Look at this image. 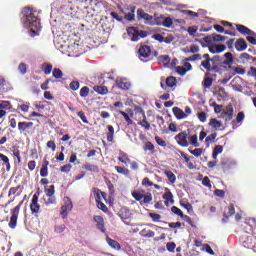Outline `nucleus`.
Returning a JSON list of instances; mask_svg holds the SVG:
<instances>
[{"instance_id": "obj_32", "label": "nucleus", "mask_w": 256, "mask_h": 256, "mask_svg": "<svg viewBox=\"0 0 256 256\" xmlns=\"http://www.w3.org/2000/svg\"><path fill=\"white\" fill-rule=\"evenodd\" d=\"M107 129H108V133L106 134L107 135V141L108 142H113L114 134H115L114 126L108 125Z\"/></svg>"}, {"instance_id": "obj_50", "label": "nucleus", "mask_w": 256, "mask_h": 256, "mask_svg": "<svg viewBox=\"0 0 256 256\" xmlns=\"http://www.w3.org/2000/svg\"><path fill=\"white\" fill-rule=\"evenodd\" d=\"M7 85H8V81L3 76H0V92L3 93Z\"/></svg>"}, {"instance_id": "obj_34", "label": "nucleus", "mask_w": 256, "mask_h": 256, "mask_svg": "<svg viewBox=\"0 0 256 256\" xmlns=\"http://www.w3.org/2000/svg\"><path fill=\"white\" fill-rule=\"evenodd\" d=\"M164 175H166L169 183H175L177 182V177L173 174L171 170H165Z\"/></svg>"}, {"instance_id": "obj_39", "label": "nucleus", "mask_w": 256, "mask_h": 256, "mask_svg": "<svg viewBox=\"0 0 256 256\" xmlns=\"http://www.w3.org/2000/svg\"><path fill=\"white\" fill-rule=\"evenodd\" d=\"M41 69L45 75H49L52 72V65L49 63H43Z\"/></svg>"}, {"instance_id": "obj_33", "label": "nucleus", "mask_w": 256, "mask_h": 256, "mask_svg": "<svg viewBox=\"0 0 256 256\" xmlns=\"http://www.w3.org/2000/svg\"><path fill=\"white\" fill-rule=\"evenodd\" d=\"M166 86L168 88H173L175 86H177V78H175L174 76H169L166 78Z\"/></svg>"}, {"instance_id": "obj_43", "label": "nucleus", "mask_w": 256, "mask_h": 256, "mask_svg": "<svg viewBox=\"0 0 256 256\" xmlns=\"http://www.w3.org/2000/svg\"><path fill=\"white\" fill-rule=\"evenodd\" d=\"M66 229H67V227L64 224H62V225H55L54 226V233L61 234V233H64L66 231Z\"/></svg>"}, {"instance_id": "obj_48", "label": "nucleus", "mask_w": 256, "mask_h": 256, "mask_svg": "<svg viewBox=\"0 0 256 256\" xmlns=\"http://www.w3.org/2000/svg\"><path fill=\"white\" fill-rule=\"evenodd\" d=\"M170 210H171V211L173 212V214H175L176 216L181 217V218L184 217L183 212H182L181 209L178 208L177 206H172V208H170Z\"/></svg>"}, {"instance_id": "obj_13", "label": "nucleus", "mask_w": 256, "mask_h": 256, "mask_svg": "<svg viewBox=\"0 0 256 256\" xmlns=\"http://www.w3.org/2000/svg\"><path fill=\"white\" fill-rule=\"evenodd\" d=\"M138 112L140 115L143 116V120L138 122V125H140L141 127H143L146 131H150L151 129V125L150 123L146 120V115H145V111L142 108H138Z\"/></svg>"}, {"instance_id": "obj_52", "label": "nucleus", "mask_w": 256, "mask_h": 256, "mask_svg": "<svg viewBox=\"0 0 256 256\" xmlns=\"http://www.w3.org/2000/svg\"><path fill=\"white\" fill-rule=\"evenodd\" d=\"M125 20L129 22H134L135 21V15H134V10H130L126 15H125Z\"/></svg>"}, {"instance_id": "obj_41", "label": "nucleus", "mask_w": 256, "mask_h": 256, "mask_svg": "<svg viewBox=\"0 0 256 256\" xmlns=\"http://www.w3.org/2000/svg\"><path fill=\"white\" fill-rule=\"evenodd\" d=\"M173 25V19L170 17L164 18L162 25L163 27L170 29Z\"/></svg>"}, {"instance_id": "obj_35", "label": "nucleus", "mask_w": 256, "mask_h": 256, "mask_svg": "<svg viewBox=\"0 0 256 256\" xmlns=\"http://www.w3.org/2000/svg\"><path fill=\"white\" fill-rule=\"evenodd\" d=\"M166 193L163 195V199L166 200V202H169L170 204H174L173 200V194L171 193L169 188H166Z\"/></svg>"}, {"instance_id": "obj_19", "label": "nucleus", "mask_w": 256, "mask_h": 256, "mask_svg": "<svg viewBox=\"0 0 256 256\" xmlns=\"http://www.w3.org/2000/svg\"><path fill=\"white\" fill-rule=\"evenodd\" d=\"M234 47L236 51L243 52L247 49V42L244 38H239L238 40H236Z\"/></svg>"}, {"instance_id": "obj_59", "label": "nucleus", "mask_w": 256, "mask_h": 256, "mask_svg": "<svg viewBox=\"0 0 256 256\" xmlns=\"http://www.w3.org/2000/svg\"><path fill=\"white\" fill-rule=\"evenodd\" d=\"M97 203V207L103 212V213H107L108 212V207L105 205L104 202H96Z\"/></svg>"}, {"instance_id": "obj_21", "label": "nucleus", "mask_w": 256, "mask_h": 256, "mask_svg": "<svg viewBox=\"0 0 256 256\" xmlns=\"http://www.w3.org/2000/svg\"><path fill=\"white\" fill-rule=\"evenodd\" d=\"M118 161L124 165L131 164V159H130L129 155L122 151L119 152Z\"/></svg>"}, {"instance_id": "obj_57", "label": "nucleus", "mask_w": 256, "mask_h": 256, "mask_svg": "<svg viewBox=\"0 0 256 256\" xmlns=\"http://www.w3.org/2000/svg\"><path fill=\"white\" fill-rule=\"evenodd\" d=\"M189 152L191 153V155H193L194 157H201L203 150L201 148H196L195 150H189Z\"/></svg>"}, {"instance_id": "obj_11", "label": "nucleus", "mask_w": 256, "mask_h": 256, "mask_svg": "<svg viewBox=\"0 0 256 256\" xmlns=\"http://www.w3.org/2000/svg\"><path fill=\"white\" fill-rule=\"evenodd\" d=\"M138 20H144L146 24L154 25V18L150 14L146 13L143 9L137 10Z\"/></svg>"}, {"instance_id": "obj_27", "label": "nucleus", "mask_w": 256, "mask_h": 256, "mask_svg": "<svg viewBox=\"0 0 256 256\" xmlns=\"http://www.w3.org/2000/svg\"><path fill=\"white\" fill-rule=\"evenodd\" d=\"M0 160L3 161L4 165L6 166V172H10L11 164L9 157L7 155H4L3 153H0Z\"/></svg>"}, {"instance_id": "obj_62", "label": "nucleus", "mask_w": 256, "mask_h": 256, "mask_svg": "<svg viewBox=\"0 0 256 256\" xmlns=\"http://www.w3.org/2000/svg\"><path fill=\"white\" fill-rule=\"evenodd\" d=\"M202 185L205 186V187H207V188H209V189H211V188H212V185H211L210 178L204 177V178L202 179Z\"/></svg>"}, {"instance_id": "obj_16", "label": "nucleus", "mask_w": 256, "mask_h": 256, "mask_svg": "<svg viewBox=\"0 0 256 256\" xmlns=\"http://www.w3.org/2000/svg\"><path fill=\"white\" fill-rule=\"evenodd\" d=\"M32 127H33L32 122L23 121V122H18V124H17L18 132H20V133H26Z\"/></svg>"}, {"instance_id": "obj_12", "label": "nucleus", "mask_w": 256, "mask_h": 256, "mask_svg": "<svg viewBox=\"0 0 256 256\" xmlns=\"http://www.w3.org/2000/svg\"><path fill=\"white\" fill-rule=\"evenodd\" d=\"M93 221L96 222V228L101 232V233H106V228H105V221L102 216H93Z\"/></svg>"}, {"instance_id": "obj_25", "label": "nucleus", "mask_w": 256, "mask_h": 256, "mask_svg": "<svg viewBox=\"0 0 256 256\" xmlns=\"http://www.w3.org/2000/svg\"><path fill=\"white\" fill-rule=\"evenodd\" d=\"M94 92H97L98 94L104 96L108 94V88L107 86H101V85H95L93 86Z\"/></svg>"}, {"instance_id": "obj_42", "label": "nucleus", "mask_w": 256, "mask_h": 256, "mask_svg": "<svg viewBox=\"0 0 256 256\" xmlns=\"http://www.w3.org/2000/svg\"><path fill=\"white\" fill-rule=\"evenodd\" d=\"M164 17L162 15H155L153 18L154 25L161 26L164 22Z\"/></svg>"}, {"instance_id": "obj_29", "label": "nucleus", "mask_w": 256, "mask_h": 256, "mask_svg": "<svg viewBox=\"0 0 256 256\" xmlns=\"http://www.w3.org/2000/svg\"><path fill=\"white\" fill-rule=\"evenodd\" d=\"M180 205H181V207H184L189 214H191L193 212V206L190 202H188L187 199H182L180 201Z\"/></svg>"}, {"instance_id": "obj_60", "label": "nucleus", "mask_w": 256, "mask_h": 256, "mask_svg": "<svg viewBox=\"0 0 256 256\" xmlns=\"http://www.w3.org/2000/svg\"><path fill=\"white\" fill-rule=\"evenodd\" d=\"M218 95L222 99H226L228 97V94H227L226 89L224 87L219 88Z\"/></svg>"}, {"instance_id": "obj_44", "label": "nucleus", "mask_w": 256, "mask_h": 256, "mask_svg": "<svg viewBox=\"0 0 256 256\" xmlns=\"http://www.w3.org/2000/svg\"><path fill=\"white\" fill-rule=\"evenodd\" d=\"M90 91H91V89H89L88 86H83V87L80 89V97H81V98H87Z\"/></svg>"}, {"instance_id": "obj_37", "label": "nucleus", "mask_w": 256, "mask_h": 256, "mask_svg": "<svg viewBox=\"0 0 256 256\" xmlns=\"http://www.w3.org/2000/svg\"><path fill=\"white\" fill-rule=\"evenodd\" d=\"M203 59V56L201 54L196 53L191 57L185 58V62H196V61H201Z\"/></svg>"}, {"instance_id": "obj_26", "label": "nucleus", "mask_w": 256, "mask_h": 256, "mask_svg": "<svg viewBox=\"0 0 256 256\" xmlns=\"http://www.w3.org/2000/svg\"><path fill=\"white\" fill-rule=\"evenodd\" d=\"M209 126L212 127V129H214L215 131H217L222 127V123L217 118H211Z\"/></svg>"}, {"instance_id": "obj_38", "label": "nucleus", "mask_w": 256, "mask_h": 256, "mask_svg": "<svg viewBox=\"0 0 256 256\" xmlns=\"http://www.w3.org/2000/svg\"><path fill=\"white\" fill-rule=\"evenodd\" d=\"M115 169L119 175H130V170L128 168L116 166Z\"/></svg>"}, {"instance_id": "obj_61", "label": "nucleus", "mask_w": 256, "mask_h": 256, "mask_svg": "<svg viewBox=\"0 0 256 256\" xmlns=\"http://www.w3.org/2000/svg\"><path fill=\"white\" fill-rule=\"evenodd\" d=\"M69 87L72 91H77L80 88V83L78 81H72Z\"/></svg>"}, {"instance_id": "obj_55", "label": "nucleus", "mask_w": 256, "mask_h": 256, "mask_svg": "<svg viewBox=\"0 0 256 256\" xmlns=\"http://www.w3.org/2000/svg\"><path fill=\"white\" fill-rule=\"evenodd\" d=\"M229 69H233L234 70V74H239V75H244L246 73L245 68H241V67H231L229 66Z\"/></svg>"}, {"instance_id": "obj_2", "label": "nucleus", "mask_w": 256, "mask_h": 256, "mask_svg": "<svg viewBox=\"0 0 256 256\" xmlns=\"http://www.w3.org/2000/svg\"><path fill=\"white\" fill-rule=\"evenodd\" d=\"M202 58L204 60L201 62L200 67L206 70V72H214V73L221 72V69L217 67V64L220 62V56L215 55L212 58H210V55L206 53L202 55Z\"/></svg>"}, {"instance_id": "obj_14", "label": "nucleus", "mask_w": 256, "mask_h": 256, "mask_svg": "<svg viewBox=\"0 0 256 256\" xmlns=\"http://www.w3.org/2000/svg\"><path fill=\"white\" fill-rule=\"evenodd\" d=\"M235 215V206L234 204H230L228 207V212H224L223 213V219H222V223L223 224H227L229 221L230 217H233Z\"/></svg>"}, {"instance_id": "obj_51", "label": "nucleus", "mask_w": 256, "mask_h": 256, "mask_svg": "<svg viewBox=\"0 0 256 256\" xmlns=\"http://www.w3.org/2000/svg\"><path fill=\"white\" fill-rule=\"evenodd\" d=\"M44 192H45V195H46V196L55 195V186H54V185H51V186H49V188H45V189H44Z\"/></svg>"}, {"instance_id": "obj_45", "label": "nucleus", "mask_w": 256, "mask_h": 256, "mask_svg": "<svg viewBox=\"0 0 256 256\" xmlns=\"http://www.w3.org/2000/svg\"><path fill=\"white\" fill-rule=\"evenodd\" d=\"M119 114L122 115V117H124V119H125V121L127 122L128 125L133 124V120L130 118L129 114H127L123 110H119Z\"/></svg>"}, {"instance_id": "obj_56", "label": "nucleus", "mask_w": 256, "mask_h": 256, "mask_svg": "<svg viewBox=\"0 0 256 256\" xmlns=\"http://www.w3.org/2000/svg\"><path fill=\"white\" fill-rule=\"evenodd\" d=\"M190 144L195 147L198 148L199 147V143H198V136L194 135L190 137Z\"/></svg>"}, {"instance_id": "obj_6", "label": "nucleus", "mask_w": 256, "mask_h": 256, "mask_svg": "<svg viewBox=\"0 0 256 256\" xmlns=\"http://www.w3.org/2000/svg\"><path fill=\"white\" fill-rule=\"evenodd\" d=\"M189 133L186 131H183L181 133H178L175 137L174 140L177 142L178 146H181L182 148H188L189 147Z\"/></svg>"}, {"instance_id": "obj_22", "label": "nucleus", "mask_w": 256, "mask_h": 256, "mask_svg": "<svg viewBox=\"0 0 256 256\" xmlns=\"http://www.w3.org/2000/svg\"><path fill=\"white\" fill-rule=\"evenodd\" d=\"M116 84H117L119 89H122V90H125V91H127L131 88V83L128 82L126 79L117 80Z\"/></svg>"}, {"instance_id": "obj_36", "label": "nucleus", "mask_w": 256, "mask_h": 256, "mask_svg": "<svg viewBox=\"0 0 256 256\" xmlns=\"http://www.w3.org/2000/svg\"><path fill=\"white\" fill-rule=\"evenodd\" d=\"M16 117H17V115H15V114H12L10 117H8V124H10V127L12 129L17 128L18 120Z\"/></svg>"}, {"instance_id": "obj_3", "label": "nucleus", "mask_w": 256, "mask_h": 256, "mask_svg": "<svg viewBox=\"0 0 256 256\" xmlns=\"http://www.w3.org/2000/svg\"><path fill=\"white\" fill-rule=\"evenodd\" d=\"M145 191H135L131 193L132 198L139 201L140 205L150 204L153 200L151 193L144 194Z\"/></svg>"}, {"instance_id": "obj_64", "label": "nucleus", "mask_w": 256, "mask_h": 256, "mask_svg": "<svg viewBox=\"0 0 256 256\" xmlns=\"http://www.w3.org/2000/svg\"><path fill=\"white\" fill-rule=\"evenodd\" d=\"M248 76L253 77L254 80H256V68L250 67V70L248 71Z\"/></svg>"}, {"instance_id": "obj_8", "label": "nucleus", "mask_w": 256, "mask_h": 256, "mask_svg": "<svg viewBox=\"0 0 256 256\" xmlns=\"http://www.w3.org/2000/svg\"><path fill=\"white\" fill-rule=\"evenodd\" d=\"M138 55H139V59L144 61H148L150 60V57L152 55V50L151 47L148 45H142L140 46L139 50H138Z\"/></svg>"}, {"instance_id": "obj_23", "label": "nucleus", "mask_w": 256, "mask_h": 256, "mask_svg": "<svg viewBox=\"0 0 256 256\" xmlns=\"http://www.w3.org/2000/svg\"><path fill=\"white\" fill-rule=\"evenodd\" d=\"M173 114L177 120H182L188 117V115L178 107L173 108Z\"/></svg>"}, {"instance_id": "obj_46", "label": "nucleus", "mask_w": 256, "mask_h": 256, "mask_svg": "<svg viewBox=\"0 0 256 256\" xmlns=\"http://www.w3.org/2000/svg\"><path fill=\"white\" fill-rule=\"evenodd\" d=\"M144 150L145 151H150V152H152V154H154L155 153V146H154V144H152V142L148 141V142L145 143Z\"/></svg>"}, {"instance_id": "obj_31", "label": "nucleus", "mask_w": 256, "mask_h": 256, "mask_svg": "<svg viewBox=\"0 0 256 256\" xmlns=\"http://www.w3.org/2000/svg\"><path fill=\"white\" fill-rule=\"evenodd\" d=\"M107 194L105 192H100L99 189L94 190V199H96V203L101 202L102 198L106 199Z\"/></svg>"}, {"instance_id": "obj_24", "label": "nucleus", "mask_w": 256, "mask_h": 256, "mask_svg": "<svg viewBox=\"0 0 256 256\" xmlns=\"http://www.w3.org/2000/svg\"><path fill=\"white\" fill-rule=\"evenodd\" d=\"M106 241H107V243H108V245L112 248V249H114V250H116V251H120L121 250V244H119L116 240H114V239H112V238H110V237H106Z\"/></svg>"}, {"instance_id": "obj_9", "label": "nucleus", "mask_w": 256, "mask_h": 256, "mask_svg": "<svg viewBox=\"0 0 256 256\" xmlns=\"http://www.w3.org/2000/svg\"><path fill=\"white\" fill-rule=\"evenodd\" d=\"M39 196H40L39 192H36L32 196V200H31V204H30V210H31L32 215L38 214L40 212L41 206L39 203Z\"/></svg>"}, {"instance_id": "obj_20", "label": "nucleus", "mask_w": 256, "mask_h": 256, "mask_svg": "<svg viewBox=\"0 0 256 256\" xmlns=\"http://www.w3.org/2000/svg\"><path fill=\"white\" fill-rule=\"evenodd\" d=\"M139 235L142 238L150 239V238H154L155 232L150 228H143L142 230H140Z\"/></svg>"}, {"instance_id": "obj_40", "label": "nucleus", "mask_w": 256, "mask_h": 256, "mask_svg": "<svg viewBox=\"0 0 256 256\" xmlns=\"http://www.w3.org/2000/svg\"><path fill=\"white\" fill-rule=\"evenodd\" d=\"M52 76L55 79H61L63 78V71L60 68H54L52 71Z\"/></svg>"}, {"instance_id": "obj_7", "label": "nucleus", "mask_w": 256, "mask_h": 256, "mask_svg": "<svg viewBox=\"0 0 256 256\" xmlns=\"http://www.w3.org/2000/svg\"><path fill=\"white\" fill-rule=\"evenodd\" d=\"M73 210V202L69 197L64 198V205L61 207L60 215L62 219H66L68 217V213Z\"/></svg>"}, {"instance_id": "obj_30", "label": "nucleus", "mask_w": 256, "mask_h": 256, "mask_svg": "<svg viewBox=\"0 0 256 256\" xmlns=\"http://www.w3.org/2000/svg\"><path fill=\"white\" fill-rule=\"evenodd\" d=\"M229 65H233V63L227 60L222 61V58L219 56V62L216 63V66L218 67V69L224 68L225 70H229V67H227Z\"/></svg>"}, {"instance_id": "obj_28", "label": "nucleus", "mask_w": 256, "mask_h": 256, "mask_svg": "<svg viewBox=\"0 0 256 256\" xmlns=\"http://www.w3.org/2000/svg\"><path fill=\"white\" fill-rule=\"evenodd\" d=\"M83 170H86L88 172H91V173H96L98 174L99 173V168L97 165H94V164H86L82 167Z\"/></svg>"}, {"instance_id": "obj_53", "label": "nucleus", "mask_w": 256, "mask_h": 256, "mask_svg": "<svg viewBox=\"0 0 256 256\" xmlns=\"http://www.w3.org/2000/svg\"><path fill=\"white\" fill-rule=\"evenodd\" d=\"M155 141L158 146L165 148L167 147V142H165L160 136H155Z\"/></svg>"}, {"instance_id": "obj_18", "label": "nucleus", "mask_w": 256, "mask_h": 256, "mask_svg": "<svg viewBox=\"0 0 256 256\" xmlns=\"http://www.w3.org/2000/svg\"><path fill=\"white\" fill-rule=\"evenodd\" d=\"M118 216L121 218V220H128L132 217V212L127 207H122L119 212Z\"/></svg>"}, {"instance_id": "obj_15", "label": "nucleus", "mask_w": 256, "mask_h": 256, "mask_svg": "<svg viewBox=\"0 0 256 256\" xmlns=\"http://www.w3.org/2000/svg\"><path fill=\"white\" fill-rule=\"evenodd\" d=\"M11 109V103L9 101L0 102V119L7 115V111Z\"/></svg>"}, {"instance_id": "obj_5", "label": "nucleus", "mask_w": 256, "mask_h": 256, "mask_svg": "<svg viewBox=\"0 0 256 256\" xmlns=\"http://www.w3.org/2000/svg\"><path fill=\"white\" fill-rule=\"evenodd\" d=\"M24 200H22L16 207L11 209V219L10 222L8 223V226L11 229H16L17 228V223H18V217L20 213L21 206L23 205Z\"/></svg>"}, {"instance_id": "obj_54", "label": "nucleus", "mask_w": 256, "mask_h": 256, "mask_svg": "<svg viewBox=\"0 0 256 256\" xmlns=\"http://www.w3.org/2000/svg\"><path fill=\"white\" fill-rule=\"evenodd\" d=\"M182 13L186 16H190L192 18H198L199 14L197 12H194L192 10H183Z\"/></svg>"}, {"instance_id": "obj_47", "label": "nucleus", "mask_w": 256, "mask_h": 256, "mask_svg": "<svg viewBox=\"0 0 256 256\" xmlns=\"http://www.w3.org/2000/svg\"><path fill=\"white\" fill-rule=\"evenodd\" d=\"M212 78L211 77H205L203 80V87L205 89H210V87L212 86Z\"/></svg>"}, {"instance_id": "obj_1", "label": "nucleus", "mask_w": 256, "mask_h": 256, "mask_svg": "<svg viewBox=\"0 0 256 256\" xmlns=\"http://www.w3.org/2000/svg\"><path fill=\"white\" fill-rule=\"evenodd\" d=\"M22 14L24 26L31 29V37L35 38L39 35V31H41V23L37 11L33 8L26 7L23 8Z\"/></svg>"}, {"instance_id": "obj_10", "label": "nucleus", "mask_w": 256, "mask_h": 256, "mask_svg": "<svg viewBox=\"0 0 256 256\" xmlns=\"http://www.w3.org/2000/svg\"><path fill=\"white\" fill-rule=\"evenodd\" d=\"M220 118L225 122H230L234 118V108L232 105H227L225 109L221 112Z\"/></svg>"}, {"instance_id": "obj_17", "label": "nucleus", "mask_w": 256, "mask_h": 256, "mask_svg": "<svg viewBox=\"0 0 256 256\" xmlns=\"http://www.w3.org/2000/svg\"><path fill=\"white\" fill-rule=\"evenodd\" d=\"M236 31H239L240 34L242 35H248V36H255L256 33L250 30L247 26L244 25H235Z\"/></svg>"}, {"instance_id": "obj_63", "label": "nucleus", "mask_w": 256, "mask_h": 256, "mask_svg": "<svg viewBox=\"0 0 256 256\" xmlns=\"http://www.w3.org/2000/svg\"><path fill=\"white\" fill-rule=\"evenodd\" d=\"M142 185L144 187H152L154 183L150 181V178H143Z\"/></svg>"}, {"instance_id": "obj_58", "label": "nucleus", "mask_w": 256, "mask_h": 256, "mask_svg": "<svg viewBox=\"0 0 256 256\" xmlns=\"http://www.w3.org/2000/svg\"><path fill=\"white\" fill-rule=\"evenodd\" d=\"M150 218H152L153 222H160L161 220V215L158 213H152L150 212L148 215Z\"/></svg>"}, {"instance_id": "obj_49", "label": "nucleus", "mask_w": 256, "mask_h": 256, "mask_svg": "<svg viewBox=\"0 0 256 256\" xmlns=\"http://www.w3.org/2000/svg\"><path fill=\"white\" fill-rule=\"evenodd\" d=\"M212 37L214 42H224L227 39L226 36H222L220 34H212Z\"/></svg>"}, {"instance_id": "obj_4", "label": "nucleus", "mask_w": 256, "mask_h": 256, "mask_svg": "<svg viewBox=\"0 0 256 256\" xmlns=\"http://www.w3.org/2000/svg\"><path fill=\"white\" fill-rule=\"evenodd\" d=\"M127 33H128L130 40L133 42H137L140 39H145L147 37V35H149V33H147L146 31H143V30L139 31L135 27H129L127 29Z\"/></svg>"}]
</instances>
